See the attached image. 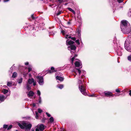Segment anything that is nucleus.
<instances>
[{
  "mask_svg": "<svg viewBox=\"0 0 131 131\" xmlns=\"http://www.w3.org/2000/svg\"><path fill=\"white\" fill-rule=\"evenodd\" d=\"M77 70H78V72L79 73V74H80V73H81V71H80V70L79 69H77Z\"/></svg>",
  "mask_w": 131,
  "mask_h": 131,
  "instance_id": "4c0bfd02",
  "label": "nucleus"
},
{
  "mask_svg": "<svg viewBox=\"0 0 131 131\" xmlns=\"http://www.w3.org/2000/svg\"><path fill=\"white\" fill-rule=\"evenodd\" d=\"M116 91L117 92H118V93H120V91H119V89H116Z\"/></svg>",
  "mask_w": 131,
  "mask_h": 131,
  "instance_id": "e433bc0d",
  "label": "nucleus"
},
{
  "mask_svg": "<svg viewBox=\"0 0 131 131\" xmlns=\"http://www.w3.org/2000/svg\"><path fill=\"white\" fill-rule=\"evenodd\" d=\"M130 25L127 26V27H126V28H124V30H125L127 32H124L122 29H121L122 31H123V32L124 34H127L130 31Z\"/></svg>",
  "mask_w": 131,
  "mask_h": 131,
  "instance_id": "423d86ee",
  "label": "nucleus"
},
{
  "mask_svg": "<svg viewBox=\"0 0 131 131\" xmlns=\"http://www.w3.org/2000/svg\"><path fill=\"white\" fill-rule=\"evenodd\" d=\"M129 94L131 96V90H130L129 91Z\"/></svg>",
  "mask_w": 131,
  "mask_h": 131,
  "instance_id": "09e8293b",
  "label": "nucleus"
},
{
  "mask_svg": "<svg viewBox=\"0 0 131 131\" xmlns=\"http://www.w3.org/2000/svg\"><path fill=\"white\" fill-rule=\"evenodd\" d=\"M38 112L39 113H41L42 112V110H41L40 108H38Z\"/></svg>",
  "mask_w": 131,
  "mask_h": 131,
  "instance_id": "393cba45",
  "label": "nucleus"
},
{
  "mask_svg": "<svg viewBox=\"0 0 131 131\" xmlns=\"http://www.w3.org/2000/svg\"><path fill=\"white\" fill-rule=\"evenodd\" d=\"M128 15L129 16L131 17V11L128 13Z\"/></svg>",
  "mask_w": 131,
  "mask_h": 131,
  "instance_id": "c9c22d12",
  "label": "nucleus"
},
{
  "mask_svg": "<svg viewBox=\"0 0 131 131\" xmlns=\"http://www.w3.org/2000/svg\"><path fill=\"white\" fill-rule=\"evenodd\" d=\"M32 131H34V130H32Z\"/></svg>",
  "mask_w": 131,
  "mask_h": 131,
  "instance_id": "bf43d9fd",
  "label": "nucleus"
},
{
  "mask_svg": "<svg viewBox=\"0 0 131 131\" xmlns=\"http://www.w3.org/2000/svg\"><path fill=\"white\" fill-rule=\"evenodd\" d=\"M105 95L107 96H110L112 95V93L110 92H108L104 93Z\"/></svg>",
  "mask_w": 131,
  "mask_h": 131,
  "instance_id": "9d476101",
  "label": "nucleus"
},
{
  "mask_svg": "<svg viewBox=\"0 0 131 131\" xmlns=\"http://www.w3.org/2000/svg\"><path fill=\"white\" fill-rule=\"evenodd\" d=\"M39 100L41 99V97L40 96H39Z\"/></svg>",
  "mask_w": 131,
  "mask_h": 131,
  "instance_id": "6e6d98bb",
  "label": "nucleus"
},
{
  "mask_svg": "<svg viewBox=\"0 0 131 131\" xmlns=\"http://www.w3.org/2000/svg\"><path fill=\"white\" fill-rule=\"evenodd\" d=\"M49 120H50V122L51 123L53 122L54 121V119H53V118L52 117H51L50 118Z\"/></svg>",
  "mask_w": 131,
  "mask_h": 131,
  "instance_id": "412c9836",
  "label": "nucleus"
},
{
  "mask_svg": "<svg viewBox=\"0 0 131 131\" xmlns=\"http://www.w3.org/2000/svg\"><path fill=\"white\" fill-rule=\"evenodd\" d=\"M16 131H17V130H16Z\"/></svg>",
  "mask_w": 131,
  "mask_h": 131,
  "instance_id": "052dcab7",
  "label": "nucleus"
},
{
  "mask_svg": "<svg viewBox=\"0 0 131 131\" xmlns=\"http://www.w3.org/2000/svg\"><path fill=\"white\" fill-rule=\"evenodd\" d=\"M27 90H29L31 89V88L27 85Z\"/></svg>",
  "mask_w": 131,
  "mask_h": 131,
  "instance_id": "72a5a7b5",
  "label": "nucleus"
},
{
  "mask_svg": "<svg viewBox=\"0 0 131 131\" xmlns=\"http://www.w3.org/2000/svg\"><path fill=\"white\" fill-rule=\"evenodd\" d=\"M63 86L62 84H60V85H59V86H58V88H60L61 89L62 88H63Z\"/></svg>",
  "mask_w": 131,
  "mask_h": 131,
  "instance_id": "6ab92c4d",
  "label": "nucleus"
},
{
  "mask_svg": "<svg viewBox=\"0 0 131 131\" xmlns=\"http://www.w3.org/2000/svg\"><path fill=\"white\" fill-rule=\"evenodd\" d=\"M77 54H75V55L74 57H75V58L76 57H77Z\"/></svg>",
  "mask_w": 131,
  "mask_h": 131,
  "instance_id": "603ef678",
  "label": "nucleus"
},
{
  "mask_svg": "<svg viewBox=\"0 0 131 131\" xmlns=\"http://www.w3.org/2000/svg\"><path fill=\"white\" fill-rule=\"evenodd\" d=\"M128 59L129 61L131 60V56H130L128 57Z\"/></svg>",
  "mask_w": 131,
  "mask_h": 131,
  "instance_id": "c756f323",
  "label": "nucleus"
},
{
  "mask_svg": "<svg viewBox=\"0 0 131 131\" xmlns=\"http://www.w3.org/2000/svg\"><path fill=\"white\" fill-rule=\"evenodd\" d=\"M71 39L72 40H76V38L75 37H72L71 38Z\"/></svg>",
  "mask_w": 131,
  "mask_h": 131,
  "instance_id": "ea45409f",
  "label": "nucleus"
},
{
  "mask_svg": "<svg viewBox=\"0 0 131 131\" xmlns=\"http://www.w3.org/2000/svg\"><path fill=\"white\" fill-rule=\"evenodd\" d=\"M128 51L129 52H131V49H130V50L128 49Z\"/></svg>",
  "mask_w": 131,
  "mask_h": 131,
  "instance_id": "5fc2aeb1",
  "label": "nucleus"
},
{
  "mask_svg": "<svg viewBox=\"0 0 131 131\" xmlns=\"http://www.w3.org/2000/svg\"><path fill=\"white\" fill-rule=\"evenodd\" d=\"M40 91L39 90H38L37 91V94L38 95L40 96Z\"/></svg>",
  "mask_w": 131,
  "mask_h": 131,
  "instance_id": "2f4dec72",
  "label": "nucleus"
},
{
  "mask_svg": "<svg viewBox=\"0 0 131 131\" xmlns=\"http://www.w3.org/2000/svg\"><path fill=\"white\" fill-rule=\"evenodd\" d=\"M39 102L40 103H41V99L39 100Z\"/></svg>",
  "mask_w": 131,
  "mask_h": 131,
  "instance_id": "a18cd8bd",
  "label": "nucleus"
},
{
  "mask_svg": "<svg viewBox=\"0 0 131 131\" xmlns=\"http://www.w3.org/2000/svg\"><path fill=\"white\" fill-rule=\"evenodd\" d=\"M123 0H117V1L119 3H121L122 2Z\"/></svg>",
  "mask_w": 131,
  "mask_h": 131,
  "instance_id": "58836bf2",
  "label": "nucleus"
},
{
  "mask_svg": "<svg viewBox=\"0 0 131 131\" xmlns=\"http://www.w3.org/2000/svg\"><path fill=\"white\" fill-rule=\"evenodd\" d=\"M75 66L76 67H79L81 66V68H82L81 66L82 63L81 61L79 60L78 61H76L75 63Z\"/></svg>",
  "mask_w": 131,
  "mask_h": 131,
  "instance_id": "6e6552de",
  "label": "nucleus"
},
{
  "mask_svg": "<svg viewBox=\"0 0 131 131\" xmlns=\"http://www.w3.org/2000/svg\"><path fill=\"white\" fill-rule=\"evenodd\" d=\"M6 98V97L4 96L3 95H0V103L2 102H3L4 100Z\"/></svg>",
  "mask_w": 131,
  "mask_h": 131,
  "instance_id": "1a4fd4ad",
  "label": "nucleus"
},
{
  "mask_svg": "<svg viewBox=\"0 0 131 131\" xmlns=\"http://www.w3.org/2000/svg\"><path fill=\"white\" fill-rule=\"evenodd\" d=\"M72 52H72L71 51V53L72 54Z\"/></svg>",
  "mask_w": 131,
  "mask_h": 131,
  "instance_id": "13d9d810",
  "label": "nucleus"
},
{
  "mask_svg": "<svg viewBox=\"0 0 131 131\" xmlns=\"http://www.w3.org/2000/svg\"><path fill=\"white\" fill-rule=\"evenodd\" d=\"M46 114L47 115V116L48 117H50L51 115L49 113H48L47 112H46Z\"/></svg>",
  "mask_w": 131,
  "mask_h": 131,
  "instance_id": "f704fd0d",
  "label": "nucleus"
},
{
  "mask_svg": "<svg viewBox=\"0 0 131 131\" xmlns=\"http://www.w3.org/2000/svg\"><path fill=\"white\" fill-rule=\"evenodd\" d=\"M13 83L12 81H10V82H7V85L8 86L10 87L11 86L12 84Z\"/></svg>",
  "mask_w": 131,
  "mask_h": 131,
  "instance_id": "dca6fc26",
  "label": "nucleus"
},
{
  "mask_svg": "<svg viewBox=\"0 0 131 131\" xmlns=\"http://www.w3.org/2000/svg\"><path fill=\"white\" fill-rule=\"evenodd\" d=\"M31 17L33 19H34V17H33V15H32L31 16Z\"/></svg>",
  "mask_w": 131,
  "mask_h": 131,
  "instance_id": "3c124183",
  "label": "nucleus"
},
{
  "mask_svg": "<svg viewBox=\"0 0 131 131\" xmlns=\"http://www.w3.org/2000/svg\"><path fill=\"white\" fill-rule=\"evenodd\" d=\"M61 32L62 34L64 35H65L66 33V32H65V31H64L63 30H62L61 31Z\"/></svg>",
  "mask_w": 131,
  "mask_h": 131,
  "instance_id": "5701e85b",
  "label": "nucleus"
},
{
  "mask_svg": "<svg viewBox=\"0 0 131 131\" xmlns=\"http://www.w3.org/2000/svg\"><path fill=\"white\" fill-rule=\"evenodd\" d=\"M28 64L29 63L28 62H26L25 63V64L26 65H28Z\"/></svg>",
  "mask_w": 131,
  "mask_h": 131,
  "instance_id": "37998d69",
  "label": "nucleus"
},
{
  "mask_svg": "<svg viewBox=\"0 0 131 131\" xmlns=\"http://www.w3.org/2000/svg\"><path fill=\"white\" fill-rule=\"evenodd\" d=\"M68 9L70 11L72 12L74 14H75V11L73 10L72 8H68Z\"/></svg>",
  "mask_w": 131,
  "mask_h": 131,
  "instance_id": "f3484780",
  "label": "nucleus"
},
{
  "mask_svg": "<svg viewBox=\"0 0 131 131\" xmlns=\"http://www.w3.org/2000/svg\"><path fill=\"white\" fill-rule=\"evenodd\" d=\"M75 57H73L71 59V63L72 64H73V61L75 59Z\"/></svg>",
  "mask_w": 131,
  "mask_h": 131,
  "instance_id": "a878e982",
  "label": "nucleus"
},
{
  "mask_svg": "<svg viewBox=\"0 0 131 131\" xmlns=\"http://www.w3.org/2000/svg\"><path fill=\"white\" fill-rule=\"evenodd\" d=\"M79 88L80 91L83 94L85 95L87 94L85 92V90L83 85H79Z\"/></svg>",
  "mask_w": 131,
  "mask_h": 131,
  "instance_id": "39448f33",
  "label": "nucleus"
},
{
  "mask_svg": "<svg viewBox=\"0 0 131 131\" xmlns=\"http://www.w3.org/2000/svg\"><path fill=\"white\" fill-rule=\"evenodd\" d=\"M9 1V0H4V2H6L8 1Z\"/></svg>",
  "mask_w": 131,
  "mask_h": 131,
  "instance_id": "de8ad7c7",
  "label": "nucleus"
},
{
  "mask_svg": "<svg viewBox=\"0 0 131 131\" xmlns=\"http://www.w3.org/2000/svg\"><path fill=\"white\" fill-rule=\"evenodd\" d=\"M32 70V68L31 67H29L28 68V72H30Z\"/></svg>",
  "mask_w": 131,
  "mask_h": 131,
  "instance_id": "7c9ffc66",
  "label": "nucleus"
},
{
  "mask_svg": "<svg viewBox=\"0 0 131 131\" xmlns=\"http://www.w3.org/2000/svg\"><path fill=\"white\" fill-rule=\"evenodd\" d=\"M23 79L22 78H21L20 79H19L18 80V83H21Z\"/></svg>",
  "mask_w": 131,
  "mask_h": 131,
  "instance_id": "4be33fe9",
  "label": "nucleus"
},
{
  "mask_svg": "<svg viewBox=\"0 0 131 131\" xmlns=\"http://www.w3.org/2000/svg\"><path fill=\"white\" fill-rule=\"evenodd\" d=\"M68 35H66L65 36L66 38H71H71L72 37H71V36H69L68 37Z\"/></svg>",
  "mask_w": 131,
  "mask_h": 131,
  "instance_id": "c85d7f7f",
  "label": "nucleus"
},
{
  "mask_svg": "<svg viewBox=\"0 0 131 131\" xmlns=\"http://www.w3.org/2000/svg\"><path fill=\"white\" fill-rule=\"evenodd\" d=\"M34 93L33 92L30 91L28 94V96L29 97L32 96L34 95Z\"/></svg>",
  "mask_w": 131,
  "mask_h": 131,
  "instance_id": "9b49d317",
  "label": "nucleus"
},
{
  "mask_svg": "<svg viewBox=\"0 0 131 131\" xmlns=\"http://www.w3.org/2000/svg\"><path fill=\"white\" fill-rule=\"evenodd\" d=\"M74 43V42L72 41V40H70L67 43V45H72Z\"/></svg>",
  "mask_w": 131,
  "mask_h": 131,
  "instance_id": "2eb2a0df",
  "label": "nucleus"
},
{
  "mask_svg": "<svg viewBox=\"0 0 131 131\" xmlns=\"http://www.w3.org/2000/svg\"><path fill=\"white\" fill-rule=\"evenodd\" d=\"M37 81L39 84L41 85L44 83V80L43 78L42 77L37 76Z\"/></svg>",
  "mask_w": 131,
  "mask_h": 131,
  "instance_id": "20e7f679",
  "label": "nucleus"
},
{
  "mask_svg": "<svg viewBox=\"0 0 131 131\" xmlns=\"http://www.w3.org/2000/svg\"><path fill=\"white\" fill-rule=\"evenodd\" d=\"M28 82L29 84H31L33 83V85L34 86L36 85V81H34V80L33 78L29 79L28 80Z\"/></svg>",
  "mask_w": 131,
  "mask_h": 131,
  "instance_id": "0eeeda50",
  "label": "nucleus"
},
{
  "mask_svg": "<svg viewBox=\"0 0 131 131\" xmlns=\"http://www.w3.org/2000/svg\"><path fill=\"white\" fill-rule=\"evenodd\" d=\"M68 48H70L71 50H75L76 49V47L75 46L72 45L68 47Z\"/></svg>",
  "mask_w": 131,
  "mask_h": 131,
  "instance_id": "f8f14e48",
  "label": "nucleus"
},
{
  "mask_svg": "<svg viewBox=\"0 0 131 131\" xmlns=\"http://www.w3.org/2000/svg\"><path fill=\"white\" fill-rule=\"evenodd\" d=\"M94 96V95H89V96H92H92Z\"/></svg>",
  "mask_w": 131,
  "mask_h": 131,
  "instance_id": "8fccbe9b",
  "label": "nucleus"
},
{
  "mask_svg": "<svg viewBox=\"0 0 131 131\" xmlns=\"http://www.w3.org/2000/svg\"><path fill=\"white\" fill-rule=\"evenodd\" d=\"M8 126L7 125H4L3 127L4 128H7Z\"/></svg>",
  "mask_w": 131,
  "mask_h": 131,
  "instance_id": "473e14b6",
  "label": "nucleus"
},
{
  "mask_svg": "<svg viewBox=\"0 0 131 131\" xmlns=\"http://www.w3.org/2000/svg\"><path fill=\"white\" fill-rule=\"evenodd\" d=\"M61 13V11L59 12L57 14V15H60Z\"/></svg>",
  "mask_w": 131,
  "mask_h": 131,
  "instance_id": "79ce46f5",
  "label": "nucleus"
},
{
  "mask_svg": "<svg viewBox=\"0 0 131 131\" xmlns=\"http://www.w3.org/2000/svg\"><path fill=\"white\" fill-rule=\"evenodd\" d=\"M17 75V73L16 72H14L13 74L12 77V78H15L16 77Z\"/></svg>",
  "mask_w": 131,
  "mask_h": 131,
  "instance_id": "aec40b11",
  "label": "nucleus"
},
{
  "mask_svg": "<svg viewBox=\"0 0 131 131\" xmlns=\"http://www.w3.org/2000/svg\"><path fill=\"white\" fill-rule=\"evenodd\" d=\"M17 124L22 129H25L27 130L28 129L29 130L32 126L31 124L27 123L24 122L22 124H20L19 123H18Z\"/></svg>",
  "mask_w": 131,
  "mask_h": 131,
  "instance_id": "f257e3e1",
  "label": "nucleus"
},
{
  "mask_svg": "<svg viewBox=\"0 0 131 131\" xmlns=\"http://www.w3.org/2000/svg\"><path fill=\"white\" fill-rule=\"evenodd\" d=\"M51 71L49 70L48 71V72L49 73H52L53 72H54L56 71L55 70L54 68L53 67H51Z\"/></svg>",
  "mask_w": 131,
  "mask_h": 131,
  "instance_id": "4468645a",
  "label": "nucleus"
},
{
  "mask_svg": "<svg viewBox=\"0 0 131 131\" xmlns=\"http://www.w3.org/2000/svg\"><path fill=\"white\" fill-rule=\"evenodd\" d=\"M45 128L44 125L42 124H38L36 129V131H42Z\"/></svg>",
  "mask_w": 131,
  "mask_h": 131,
  "instance_id": "7ed1b4c3",
  "label": "nucleus"
},
{
  "mask_svg": "<svg viewBox=\"0 0 131 131\" xmlns=\"http://www.w3.org/2000/svg\"><path fill=\"white\" fill-rule=\"evenodd\" d=\"M63 0H58V1L60 2H61Z\"/></svg>",
  "mask_w": 131,
  "mask_h": 131,
  "instance_id": "49530a36",
  "label": "nucleus"
},
{
  "mask_svg": "<svg viewBox=\"0 0 131 131\" xmlns=\"http://www.w3.org/2000/svg\"><path fill=\"white\" fill-rule=\"evenodd\" d=\"M33 106L34 107H35V104H33Z\"/></svg>",
  "mask_w": 131,
  "mask_h": 131,
  "instance_id": "4d7b16f0",
  "label": "nucleus"
},
{
  "mask_svg": "<svg viewBox=\"0 0 131 131\" xmlns=\"http://www.w3.org/2000/svg\"><path fill=\"white\" fill-rule=\"evenodd\" d=\"M117 54L118 55H119V56H121L122 55V52H120V53L119 54L118 52L117 53Z\"/></svg>",
  "mask_w": 131,
  "mask_h": 131,
  "instance_id": "a19ab883",
  "label": "nucleus"
},
{
  "mask_svg": "<svg viewBox=\"0 0 131 131\" xmlns=\"http://www.w3.org/2000/svg\"><path fill=\"white\" fill-rule=\"evenodd\" d=\"M3 92L4 94H5L7 93L8 92V91L7 90L4 89L3 91Z\"/></svg>",
  "mask_w": 131,
  "mask_h": 131,
  "instance_id": "a211bd4d",
  "label": "nucleus"
},
{
  "mask_svg": "<svg viewBox=\"0 0 131 131\" xmlns=\"http://www.w3.org/2000/svg\"><path fill=\"white\" fill-rule=\"evenodd\" d=\"M122 24L121 25V29H122L124 32H127L124 30V28L127 27V26L129 25L128 24V22L126 20H122L121 21Z\"/></svg>",
  "mask_w": 131,
  "mask_h": 131,
  "instance_id": "f03ea898",
  "label": "nucleus"
},
{
  "mask_svg": "<svg viewBox=\"0 0 131 131\" xmlns=\"http://www.w3.org/2000/svg\"><path fill=\"white\" fill-rule=\"evenodd\" d=\"M78 82L79 83H80L81 84L82 83V82L80 80H79Z\"/></svg>",
  "mask_w": 131,
  "mask_h": 131,
  "instance_id": "c03bdc74",
  "label": "nucleus"
},
{
  "mask_svg": "<svg viewBox=\"0 0 131 131\" xmlns=\"http://www.w3.org/2000/svg\"><path fill=\"white\" fill-rule=\"evenodd\" d=\"M56 78L58 80L61 81H62L63 80V78L62 77H60L58 76H56Z\"/></svg>",
  "mask_w": 131,
  "mask_h": 131,
  "instance_id": "ddd939ff",
  "label": "nucleus"
},
{
  "mask_svg": "<svg viewBox=\"0 0 131 131\" xmlns=\"http://www.w3.org/2000/svg\"><path fill=\"white\" fill-rule=\"evenodd\" d=\"M75 42L78 45H79L80 44L79 42V40L78 39L75 41Z\"/></svg>",
  "mask_w": 131,
  "mask_h": 131,
  "instance_id": "b1692460",
  "label": "nucleus"
},
{
  "mask_svg": "<svg viewBox=\"0 0 131 131\" xmlns=\"http://www.w3.org/2000/svg\"><path fill=\"white\" fill-rule=\"evenodd\" d=\"M12 127V125H10L8 127H7V130H9L11 129Z\"/></svg>",
  "mask_w": 131,
  "mask_h": 131,
  "instance_id": "cd10ccee",
  "label": "nucleus"
},
{
  "mask_svg": "<svg viewBox=\"0 0 131 131\" xmlns=\"http://www.w3.org/2000/svg\"><path fill=\"white\" fill-rule=\"evenodd\" d=\"M67 24H70V22L69 21L67 23Z\"/></svg>",
  "mask_w": 131,
  "mask_h": 131,
  "instance_id": "864d4df0",
  "label": "nucleus"
},
{
  "mask_svg": "<svg viewBox=\"0 0 131 131\" xmlns=\"http://www.w3.org/2000/svg\"><path fill=\"white\" fill-rule=\"evenodd\" d=\"M35 113L36 114V118L37 119L38 118V113H37V111L35 112Z\"/></svg>",
  "mask_w": 131,
  "mask_h": 131,
  "instance_id": "bb28decb",
  "label": "nucleus"
}]
</instances>
